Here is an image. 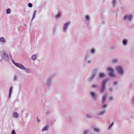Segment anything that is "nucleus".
<instances>
[{
  "label": "nucleus",
  "mask_w": 134,
  "mask_h": 134,
  "mask_svg": "<svg viewBox=\"0 0 134 134\" xmlns=\"http://www.w3.org/2000/svg\"><path fill=\"white\" fill-rule=\"evenodd\" d=\"M10 9L8 8V9L6 10V13L7 14H8L10 12Z\"/></svg>",
  "instance_id": "35"
},
{
  "label": "nucleus",
  "mask_w": 134,
  "mask_h": 134,
  "mask_svg": "<svg viewBox=\"0 0 134 134\" xmlns=\"http://www.w3.org/2000/svg\"><path fill=\"white\" fill-rule=\"evenodd\" d=\"M13 79L14 81H16L18 80V78L16 76H14L13 77Z\"/></svg>",
  "instance_id": "30"
},
{
  "label": "nucleus",
  "mask_w": 134,
  "mask_h": 134,
  "mask_svg": "<svg viewBox=\"0 0 134 134\" xmlns=\"http://www.w3.org/2000/svg\"><path fill=\"white\" fill-rule=\"evenodd\" d=\"M13 90V88L12 87H10V88L9 90V97L10 98L11 96V94L12 93Z\"/></svg>",
  "instance_id": "21"
},
{
  "label": "nucleus",
  "mask_w": 134,
  "mask_h": 134,
  "mask_svg": "<svg viewBox=\"0 0 134 134\" xmlns=\"http://www.w3.org/2000/svg\"><path fill=\"white\" fill-rule=\"evenodd\" d=\"M91 62V60H87L86 61V63L87 64H90Z\"/></svg>",
  "instance_id": "32"
},
{
  "label": "nucleus",
  "mask_w": 134,
  "mask_h": 134,
  "mask_svg": "<svg viewBox=\"0 0 134 134\" xmlns=\"http://www.w3.org/2000/svg\"><path fill=\"white\" fill-rule=\"evenodd\" d=\"M90 95L91 97L94 100H96L97 95L95 92L92 91H90Z\"/></svg>",
  "instance_id": "5"
},
{
  "label": "nucleus",
  "mask_w": 134,
  "mask_h": 134,
  "mask_svg": "<svg viewBox=\"0 0 134 134\" xmlns=\"http://www.w3.org/2000/svg\"><path fill=\"white\" fill-rule=\"evenodd\" d=\"M96 74L95 72H93L91 75V76L88 79V80L89 81H91L93 79H94V78L95 75H96Z\"/></svg>",
  "instance_id": "11"
},
{
  "label": "nucleus",
  "mask_w": 134,
  "mask_h": 134,
  "mask_svg": "<svg viewBox=\"0 0 134 134\" xmlns=\"http://www.w3.org/2000/svg\"><path fill=\"white\" fill-rule=\"evenodd\" d=\"M85 18L87 21H88L90 20V17L88 15H86L85 16Z\"/></svg>",
  "instance_id": "25"
},
{
  "label": "nucleus",
  "mask_w": 134,
  "mask_h": 134,
  "mask_svg": "<svg viewBox=\"0 0 134 134\" xmlns=\"http://www.w3.org/2000/svg\"><path fill=\"white\" fill-rule=\"evenodd\" d=\"M49 126L48 125H46L44 127H43L41 129L42 132L47 131L49 130Z\"/></svg>",
  "instance_id": "15"
},
{
  "label": "nucleus",
  "mask_w": 134,
  "mask_h": 134,
  "mask_svg": "<svg viewBox=\"0 0 134 134\" xmlns=\"http://www.w3.org/2000/svg\"><path fill=\"white\" fill-rule=\"evenodd\" d=\"M109 91H112L113 90V88L112 87H110L109 88Z\"/></svg>",
  "instance_id": "38"
},
{
  "label": "nucleus",
  "mask_w": 134,
  "mask_h": 134,
  "mask_svg": "<svg viewBox=\"0 0 134 134\" xmlns=\"http://www.w3.org/2000/svg\"><path fill=\"white\" fill-rule=\"evenodd\" d=\"M86 116L88 119H91L93 118V115L92 113H87L86 114Z\"/></svg>",
  "instance_id": "13"
},
{
  "label": "nucleus",
  "mask_w": 134,
  "mask_h": 134,
  "mask_svg": "<svg viewBox=\"0 0 134 134\" xmlns=\"http://www.w3.org/2000/svg\"><path fill=\"white\" fill-rule=\"evenodd\" d=\"M70 23L69 22H67L65 23L63 26V31L65 32L70 24Z\"/></svg>",
  "instance_id": "9"
},
{
  "label": "nucleus",
  "mask_w": 134,
  "mask_h": 134,
  "mask_svg": "<svg viewBox=\"0 0 134 134\" xmlns=\"http://www.w3.org/2000/svg\"><path fill=\"white\" fill-rule=\"evenodd\" d=\"M13 116L15 118H17L19 117V115L16 112H14L13 113Z\"/></svg>",
  "instance_id": "23"
},
{
  "label": "nucleus",
  "mask_w": 134,
  "mask_h": 134,
  "mask_svg": "<svg viewBox=\"0 0 134 134\" xmlns=\"http://www.w3.org/2000/svg\"><path fill=\"white\" fill-rule=\"evenodd\" d=\"M107 70L108 71V74L109 76L112 78H114L115 76V75L113 69L111 67H108Z\"/></svg>",
  "instance_id": "4"
},
{
  "label": "nucleus",
  "mask_w": 134,
  "mask_h": 134,
  "mask_svg": "<svg viewBox=\"0 0 134 134\" xmlns=\"http://www.w3.org/2000/svg\"><path fill=\"white\" fill-rule=\"evenodd\" d=\"M117 82L116 81H114L113 82V84L114 85H116L117 84Z\"/></svg>",
  "instance_id": "39"
},
{
  "label": "nucleus",
  "mask_w": 134,
  "mask_h": 134,
  "mask_svg": "<svg viewBox=\"0 0 134 134\" xmlns=\"http://www.w3.org/2000/svg\"><path fill=\"white\" fill-rule=\"evenodd\" d=\"M111 62L113 64H116L118 62V60L117 59H114L111 60Z\"/></svg>",
  "instance_id": "20"
},
{
  "label": "nucleus",
  "mask_w": 134,
  "mask_h": 134,
  "mask_svg": "<svg viewBox=\"0 0 134 134\" xmlns=\"http://www.w3.org/2000/svg\"><path fill=\"white\" fill-rule=\"evenodd\" d=\"M106 113V111L105 110L100 111L98 114V115H104Z\"/></svg>",
  "instance_id": "17"
},
{
  "label": "nucleus",
  "mask_w": 134,
  "mask_h": 134,
  "mask_svg": "<svg viewBox=\"0 0 134 134\" xmlns=\"http://www.w3.org/2000/svg\"><path fill=\"white\" fill-rule=\"evenodd\" d=\"M92 87L93 88H95L98 87V86L96 84H93L92 85Z\"/></svg>",
  "instance_id": "34"
},
{
  "label": "nucleus",
  "mask_w": 134,
  "mask_h": 134,
  "mask_svg": "<svg viewBox=\"0 0 134 134\" xmlns=\"http://www.w3.org/2000/svg\"><path fill=\"white\" fill-rule=\"evenodd\" d=\"M108 78L102 81L101 87L100 88V92L101 93H103L106 88V83L109 81Z\"/></svg>",
  "instance_id": "2"
},
{
  "label": "nucleus",
  "mask_w": 134,
  "mask_h": 134,
  "mask_svg": "<svg viewBox=\"0 0 134 134\" xmlns=\"http://www.w3.org/2000/svg\"><path fill=\"white\" fill-rule=\"evenodd\" d=\"M93 131L95 132L99 133L100 131V129L99 128L95 127L93 128Z\"/></svg>",
  "instance_id": "16"
},
{
  "label": "nucleus",
  "mask_w": 134,
  "mask_h": 134,
  "mask_svg": "<svg viewBox=\"0 0 134 134\" xmlns=\"http://www.w3.org/2000/svg\"><path fill=\"white\" fill-rule=\"evenodd\" d=\"M89 131L88 129H86L83 132V134H87Z\"/></svg>",
  "instance_id": "29"
},
{
  "label": "nucleus",
  "mask_w": 134,
  "mask_h": 134,
  "mask_svg": "<svg viewBox=\"0 0 134 134\" xmlns=\"http://www.w3.org/2000/svg\"><path fill=\"white\" fill-rule=\"evenodd\" d=\"M13 63L17 67L22 70H24L26 73H29L30 72L29 69L25 68L21 64L15 62L14 61H13Z\"/></svg>",
  "instance_id": "1"
},
{
  "label": "nucleus",
  "mask_w": 134,
  "mask_h": 134,
  "mask_svg": "<svg viewBox=\"0 0 134 134\" xmlns=\"http://www.w3.org/2000/svg\"><path fill=\"white\" fill-rule=\"evenodd\" d=\"M107 106V104L105 102H102L101 104V107L103 109L105 108Z\"/></svg>",
  "instance_id": "18"
},
{
  "label": "nucleus",
  "mask_w": 134,
  "mask_h": 134,
  "mask_svg": "<svg viewBox=\"0 0 134 134\" xmlns=\"http://www.w3.org/2000/svg\"><path fill=\"white\" fill-rule=\"evenodd\" d=\"M132 15L131 14L129 15H125L123 16V19L124 20H128L131 21L132 19Z\"/></svg>",
  "instance_id": "8"
},
{
  "label": "nucleus",
  "mask_w": 134,
  "mask_h": 134,
  "mask_svg": "<svg viewBox=\"0 0 134 134\" xmlns=\"http://www.w3.org/2000/svg\"><path fill=\"white\" fill-rule=\"evenodd\" d=\"M37 121L38 122H39V120H38V118H37Z\"/></svg>",
  "instance_id": "41"
},
{
  "label": "nucleus",
  "mask_w": 134,
  "mask_h": 134,
  "mask_svg": "<svg viewBox=\"0 0 134 134\" xmlns=\"http://www.w3.org/2000/svg\"><path fill=\"white\" fill-rule=\"evenodd\" d=\"M107 96V94H105L103 95L101 99V101L102 102H105Z\"/></svg>",
  "instance_id": "14"
},
{
  "label": "nucleus",
  "mask_w": 134,
  "mask_h": 134,
  "mask_svg": "<svg viewBox=\"0 0 134 134\" xmlns=\"http://www.w3.org/2000/svg\"><path fill=\"white\" fill-rule=\"evenodd\" d=\"M36 10L34 11L32 17L31 19V20H33V19L35 18V15H36Z\"/></svg>",
  "instance_id": "26"
},
{
  "label": "nucleus",
  "mask_w": 134,
  "mask_h": 134,
  "mask_svg": "<svg viewBox=\"0 0 134 134\" xmlns=\"http://www.w3.org/2000/svg\"><path fill=\"white\" fill-rule=\"evenodd\" d=\"M95 52V50L94 49H92L90 50V52L91 54H93Z\"/></svg>",
  "instance_id": "27"
},
{
  "label": "nucleus",
  "mask_w": 134,
  "mask_h": 134,
  "mask_svg": "<svg viewBox=\"0 0 134 134\" xmlns=\"http://www.w3.org/2000/svg\"><path fill=\"white\" fill-rule=\"evenodd\" d=\"M115 68L117 72L120 75H122L124 74L125 71L124 70L122 66L118 65L116 66Z\"/></svg>",
  "instance_id": "3"
},
{
  "label": "nucleus",
  "mask_w": 134,
  "mask_h": 134,
  "mask_svg": "<svg viewBox=\"0 0 134 134\" xmlns=\"http://www.w3.org/2000/svg\"><path fill=\"white\" fill-rule=\"evenodd\" d=\"M3 58L7 61L9 60L10 59V54L6 52H4L3 53Z\"/></svg>",
  "instance_id": "6"
},
{
  "label": "nucleus",
  "mask_w": 134,
  "mask_h": 134,
  "mask_svg": "<svg viewBox=\"0 0 134 134\" xmlns=\"http://www.w3.org/2000/svg\"><path fill=\"white\" fill-rule=\"evenodd\" d=\"M28 5L29 7L30 8L32 7V5L31 3H29L28 4Z\"/></svg>",
  "instance_id": "36"
},
{
  "label": "nucleus",
  "mask_w": 134,
  "mask_h": 134,
  "mask_svg": "<svg viewBox=\"0 0 134 134\" xmlns=\"http://www.w3.org/2000/svg\"><path fill=\"white\" fill-rule=\"evenodd\" d=\"M46 84L49 86H51L52 84V79L51 77H48L45 82Z\"/></svg>",
  "instance_id": "7"
},
{
  "label": "nucleus",
  "mask_w": 134,
  "mask_h": 134,
  "mask_svg": "<svg viewBox=\"0 0 134 134\" xmlns=\"http://www.w3.org/2000/svg\"><path fill=\"white\" fill-rule=\"evenodd\" d=\"M37 57V55L36 54H34L32 55L31 56V59L32 60H34L36 59Z\"/></svg>",
  "instance_id": "22"
},
{
  "label": "nucleus",
  "mask_w": 134,
  "mask_h": 134,
  "mask_svg": "<svg viewBox=\"0 0 134 134\" xmlns=\"http://www.w3.org/2000/svg\"><path fill=\"white\" fill-rule=\"evenodd\" d=\"M114 99L113 97L111 96H110L109 98V100L110 101H113Z\"/></svg>",
  "instance_id": "33"
},
{
  "label": "nucleus",
  "mask_w": 134,
  "mask_h": 134,
  "mask_svg": "<svg viewBox=\"0 0 134 134\" xmlns=\"http://www.w3.org/2000/svg\"><path fill=\"white\" fill-rule=\"evenodd\" d=\"M105 75L103 73H101L99 74V77L100 78H101L105 76Z\"/></svg>",
  "instance_id": "24"
},
{
  "label": "nucleus",
  "mask_w": 134,
  "mask_h": 134,
  "mask_svg": "<svg viewBox=\"0 0 134 134\" xmlns=\"http://www.w3.org/2000/svg\"><path fill=\"white\" fill-rule=\"evenodd\" d=\"M132 100L133 101H134V96H133L132 98Z\"/></svg>",
  "instance_id": "40"
},
{
  "label": "nucleus",
  "mask_w": 134,
  "mask_h": 134,
  "mask_svg": "<svg viewBox=\"0 0 134 134\" xmlns=\"http://www.w3.org/2000/svg\"><path fill=\"white\" fill-rule=\"evenodd\" d=\"M62 17V13L61 12L58 13L55 15V18L57 19H60Z\"/></svg>",
  "instance_id": "12"
},
{
  "label": "nucleus",
  "mask_w": 134,
  "mask_h": 134,
  "mask_svg": "<svg viewBox=\"0 0 134 134\" xmlns=\"http://www.w3.org/2000/svg\"><path fill=\"white\" fill-rule=\"evenodd\" d=\"M114 124V122H113L110 124H109V129H110L112 127V126Z\"/></svg>",
  "instance_id": "31"
},
{
  "label": "nucleus",
  "mask_w": 134,
  "mask_h": 134,
  "mask_svg": "<svg viewBox=\"0 0 134 134\" xmlns=\"http://www.w3.org/2000/svg\"><path fill=\"white\" fill-rule=\"evenodd\" d=\"M11 134H16V133L14 130H13L12 131Z\"/></svg>",
  "instance_id": "37"
},
{
  "label": "nucleus",
  "mask_w": 134,
  "mask_h": 134,
  "mask_svg": "<svg viewBox=\"0 0 134 134\" xmlns=\"http://www.w3.org/2000/svg\"><path fill=\"white\" fill-rule=\"evenodd\" d=\"M0 41L2 43H4L5 42V40L2 37L0 38Z\"/></svg>",
  "instance_id": "28"
},
{
  "label": "nucleus",
  "mask_w": 134,
  "mask_h": 134,
  "mask_svg": "<svg viewBox=\"0 0 134 134\" xmlns=\"http://www.w3.org/2000/svg\"><path fill=\"white\" fill-rule=\"evenodd\" d=\"M129 40L128 39H124L122 40V45L124 46H126L128 44Z\"/></svg>",
  "instance_id": "10"
},
{
  "label": "nucleus",
  "mask_w": 134,
  "mask_h": 134,
  "mask_svg": "<svg viewBox=\"0 0 134 134\" xmlns=\"http://www.w3.org/2000/svg\"><path fill=\"white\" fill-rule=\"evenodd\" d=\"M117 0H112L111 2L112 5L113 7H114L116 4Z\"/></svg>",
  "instance_id": "19"
}]
</instances>
